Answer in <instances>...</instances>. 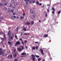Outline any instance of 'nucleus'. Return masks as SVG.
<instances>
[{"label":"nucleus","mask_w":61,"mask_h":61,"mask_svg":"<svg viewBox=\"0 0 61 61\" xmlns=\"http://www.w3.org/2000/svg\"><path fill=\"white\" fill-rule=\"evenodd\" d=\"M10 31H9L8 33V35H9V39H10V40H13L14 38V35L13 34H12L11 35V36L10 33Z\"/></svg>","instance_id":"1"},{"label":"nucleus","mask_w":61,"mask_h":61,"mask_svg":"<svg viewBox=\"0 0 61 61\" xmlns=\"http://www.w3.org/2000/svg\"><path fill=\"white\" fill-rule=\"evenodd\" d=\"M31 56L33 57H31L32 59V61H34L35 60V56L33 55H31Z\"/></svg>","instance_id":"2"},{"label":"nucleus","mask_w":61,"mask_h":61,"mask_svg":"<svg viewBox=\"0 0 61 61\" xmlns=\"http://www.w3.org/2000/svg\"><path fill=\"white\" fill-rule=\"evenodd\" d=\"M30 10V12L32 14H35V12L34 10L31 9Z\"/></svg>","instance_id":"3"},{"label":"nucleus","mask_w":61,"mask_h":61,"mask_svg":"<svg viewBox=\"0 0 61 61\" xmlns=\"http://www.w3.org/2000/svg\"><path fill=\"white\" fill-rule=\"evenodd\" d=\"M36 14H35L34 15H33L31 17V19H35L36 17Z\"/></svg>","instance_id":"4"},{"label":"nucleus","mask_w":61,"mask_h":61,"mask_svg":"<svg viewBox=\"0 0 61 61\" xmlns=\"http://www.w3.org/2000/svg\"><path fill=\"white\" fill-rule=\"evenodd\" d=\"M39 51L41 52V53L42 55H44V54L43 53V51L42 49H41Z\"/></svg>","instance_id":"5"},{"label":"nucleus","mask_w":61,"mask_h":61,"mask_svg":"<svg viewBox=\"0 0 61 61\" xmlns=\"http://www.w3.org/2000/svg\"><path fill=\"white\" fill-rule=\"evenodd\" d=\"M20 44V42L19 41H17L15 44V46H16L17 45H19Z\"/></svg>","instance_id":"6"},{"label":"nucleus","mask_w":61,"mask_h":61,"mask_svg":"<svg viewBox=\"0 0 61 61\" xmlns=\"http://www.w3.org/2000/svg\"><path fill=\"white\" fill-rule=\"evenodd\" d=\"M36 2V1L35 0H31L30 1V2L31 3H35Z\"/></svg>","instance_id":"7"},{"label":"nucleus","mask_w":61,"mask_h":61,"mask_svg":"<svg viewBox=\"0 0 61 61\" xmlns=\"http://www.w3.org/2000/svg\"><path fill=\"white\" fill-rule=\"evenodd\" d=\"M12 57L13 56L11 54L10 55L8 56V58H12Z\"/></svg>","instance_id":"8"},{"label":"nucleus","mask_w":61,"mask_h":61,"mask_svg":"<svg viewBox=\"0 0 61 61\" xmlns=\"http://www.w3.org/2000/svg\"><path fill=\"white\" fill-rule=\"evenodd\" d=\"M30 24V22H29V21H27V22L26 23L25 25H29Z\"/></svg>","instance_id":"9"},{"label":"nucleus","mask_w":61,"mask_h":61,"mask_svg":"<svg viewBox=\"0 0 61 61\" xmlns=\"http://www.w3.org/2000/svg\"><path fill=\"white\" fill-rule=\"evenodd\" d=\"M1 40H2V41H4L6 40V37H4V38H1Z\"/></svg>","instance_id":"10"},{"label":"nucleus","mask_w":61,"mask_h":61,"mask_svg":"<svg viewBox=\"0 0 61 61\" xmlns=\"http://www.w3.org/2000/svg\"><path fill=\"white\" fill-rule=\"evenodd\" d=\"M48 34L46 35V34L45 35H44L43 36V37H45V38H46L47 37V36H48Z\"/></svg>","instance_id":"11"},{"label":"nucleus","mask_w":61,"mask_h":61,"mask_svg":"<svg viewBox=\"0 0 61 61\" xmlns=\"http://www.w3.org/2000/svg\"><path fill=\"white\" fill-rule=\"evenodd\" d=\"M17 56V53H15V54H14V55H13V57L14 58H16Z\"/></svg>","instance_id":"12"},{"label":"nucleus","mask_w":61,"mask_h":61,"mask_svg":"<svg viewBox=\"0 0 61 61\" xmlns=\"http://www.w3.org/2000/svg\"><path fill=\"white\" fill-rule=\"evenodd\" d=\"M7 4H8L7 3H5L3 4H2V5H3V6H6L7 5Z\"/></svg>","instance_id":"13"},{"label":"nucleus","mask_w":61,"mask_h":61,"mask_svg":"<svg viewBox=\"0 0 61 61\" xmlns=\"http://www.w3.org/2000/svg\"><path fill=\"white\" fill-rule=\"evenodd\" d=\"M11 18L13 19L16 18V16H11Z\"/></svg>","instance_id":"14"},{"label":"nucleus","mask_w":61,"mask_h":61,"mask_svg":"<svg viewBox=\"0 0 61 61\" xmlns=\"http://www.w3.org/2000/svg\"><path fill=\"white\" fill-rule=\"evenodd\" d=\"M21 55H24L26 56V54L25 53L23 52L21 54Z\"/></svg>","instance_id":"15"},{"label":"nucleus","mask_w":61,"mask_h":61,"mask_svg":"<svg viewBox=\"0 0 61 61\" xmlns=\"http://www.w3.org/2000/svg\"><path fill=\"white\" fill-rule=\"evenodd\" d=\"M8 43L9 44L10 46L12 45V43L10 41H9L8 42Z\"/></svg>","instance_id":"16"},{"label":"nucleus","mask_w":61,"mask_h":61,"mask_svg":"<svg viewBox=\"0 0 61 61\" xmlns=\"http://www.w3.org/2000/svg\"><path fill=\"white\" fill-rule=\"evenodd\" d=\"M3 17H0V22H1L2 21L1 20H2L3 19Z\"/></svg>","instance_id":"17"},{"label":"nucleus","mask_w":61,"mask_h":61,"mask_svg":"<svg viewBox=\"0 0 61 61\" xmlns=\"http://www.w3.org/2000/svg\"><path fill=\"white\" fill-rule=\"evenodd\" d=\"M17 50L19 51H21L22 50V48H18L17 49Z\"/></svg>","instance_id":"18"},{"label":"nucleus","mask_w":61,"mask_h":61,"mask_svg":"<svg viewBox=\"0 0 61 61\" xmlns=\"http://www.w3.org/2000/svg\"><path fill=\"white\" fill-rule=\"evenodd\" d=\"M20 20H22L23 19V18H24V17L22 16H20Z\"/></svg>","instance_id":"19"},{"label":"nucleus","mask_w":61,"mask_h":61,"mask_svg":"<svg viewBox=\"0 0 61 61\" xmlns=\"http://www.w3.org/2000/svg\"><path fill=\"white\" fill-rule=\"evenodd\" d=\"M37 59L38 61H41V58H38Z\"/></svg>","instance_id":"20"},{"label":"nucleus","mask_w":61,"mask_h":61,"mask_svg":"<svg viewBox=\"0 0 61 61\" xmlns=\"http://www.w3.org/2000/svg\"><path fill=\"white\" fill-rule=\"evenodd\" d=\"M34 23V22L33 21H31V24L32 25H33Z\"/></svg>","instance_id":"21"},{"label":"nucleus","mask_w":61,"mask_h":61,"mask_svg":"<svg viewBox=\"0 0 61 61\" xmlns=\"http://www.w3.org/2000/svg\"><path fill=\"white\" fill-rule=\"evenodd\" d=\"M24 0L25 2H28L29 1V2H30V0Z\"/></svg>","instance_id":"22"},{"label":"nucleus","mask_w":61,"mask_h":61,"mask_svg":"<svg viewBox=\"0 0 61 61\" xmlns=\"http://www.w3.org/2000/svg\"><path fill=\"white\" fill-rule=\"evenodd\" d=\"M61 12L60 10H59L57 12V14H60Z\"/></svg>","instance_id":"23"},{"label":"nucleus","mask_w":61,"mask_h":61,"mask_svg":"<svg viewBox=\"0 0 61 61\" xmlns=\"http://www.w3.org/2000/svg\"><path fill=\"white\" fill-rule=\"evenodd\" d=\"M11 12L12 13H13L14 11V10L13 9H11Z\"/></svg>","instance_id":"24"},{"label":"nucleus","mask_w":61,"mask_h":61,"mask_svg":"<svg viewBox=\"0 0 61 61\" xmlns=\"http://www.w3.org/2000/svg\"><path fill=\"white\" fill-rule=\"evenodd\" d=\"M52 10L53 11H55V9L53 7L52 8Z\"/></svg>","instance_id":"25"},{"label":"nucleus","mask_w":61,"mask_h":61,"mask_svg":"<svg viewBox=\"0 0 61 61\" xmlns=\"http://www.w3.org/2000/svg\"><path fill=\"white\" fill-rule=\"evenodd\" d=\"M36 48V50H37L39 48H38V46H36L35 47Z\"/></svg>","instance_id":"26"},{"label":"nucleus","mask_w":61,"mask_h":61,"mask_svg":"<svg viewBox=\"0 0 61 61\" xmlns=\"http://www.w3.org/2000/svg\"><path fill=\"white\" fill-rule=\"evenodd\" d=\"M23 30H24L25 31L26 30V29L25 28H23Z\"/></svg>","instance_id":"27"},{"label":"nucleus","mask_w":61,"mask_h":61,"mask_svg":"<svg viewBox=\"0 0 61 61\" xmlns=\"http://www.w3.org/2000/svg\"><path fill=\"white\" fill-rule=\"evenodd\" d=\"M23 42H24L23 41H21V43H22V44L23 45H24V43Z\"/></svg>","instance_id":"28"},{"label":"nucleus","mask_w":61,"mask_h":61,"mask_svg":"<svg viewBox=\"0 0 61 61\" xmlns=\"http://www.w3.org/2000/svg\"><path fill=\"white\" fill-rule=\"evenodd\" d=\"M2 52H3V51H0V55H1V54H2L1 53H2Z\"/></svg>","instance_id":"29"},{"label":"nucleus","mask_w":61,"mask_h":61,"mask_svg":"<svg viewBox=\"0 0 61 61\" xmlns=\"http://www.w3.org/2000/svg\"><path fill=\"white\" fill-rule=\"evenodd\" d=\"M35 56H36V57L38 58V57H39V56H37V55H35Z\"/></svg>","instance_id":"30"},{"label":"nucleus","mask_w":61,"mask_h":61,"mask_svg":"<svg viewBox=\"0 0 61 61\" xmlns=\"http://www.w3.org/2000/svg\"><path fill=\"white\" fill-rule=\"evenodd\" d=\"M32 50H35V47H33L32 48Z\"/></svg>","instance_id":"31"},{"label":"nucleus","mask_w":61,"mask_h":61,"mask_svg":"<svg viewBox=\"0 0 61 61\" xmlns=\"http://www.w3.org/2000/svg\"><path fill=\"white\" fill-rule=\"evenodd\" d=\"M15 37L17 39H18V38H17V36L16 35H15Z\"/></svg>","instance_id":"32"},{"label":"nucleus","mask_w":61,"mask_h":61,"mask_svg":"<svg viewBox=\"0 0 61 61\" xmlns=\"http://www.w3.org/2000/svg\"><path fill=\"white\" fill-rule=\"evenodd\" d=\"M0 33L1 35H3L4 34V33L1 32H0Z\"/></svg>","instance_id":"33"},{"label":"nucleus","mask_w":61,"mask_h":61,"mask_svg":"<svg viewBox=\"0 0 61 61\" xmlns=\"http://www.w3.org/2000/svg\"><path fill=\"white\" fill-rule=\"evenodd\" d=\"M35 44H38L39 42H35Z\"/></svg>","instance_id":"34"},{"label":"nucleus","mask_w":61,"mask_h":61,"mask_svg":"<svg viewBox=\"0 0 61 61\" xmlns=\"http://www.w3.org/2000/svg\"><path fill=\"white\" fill-rule=\"evenodd\" d=\"M7 9V8L6 7H4V10H6Z\"/></svg>","instance_id":"35"},{"label":"nucleus","mask_w":61,"mask_h":61,"mask_svg":"<svg viewBox=\"0 0 61 61\" xmlns=\"http://www.w3.org/2000/svg\"><path fill=\"white\" fill-rule=\"evenodd\" d=\"M15 15V12L13 13V15Z\"/></svg>","instance_id":"36"},{"label":"nucleus","mask_w":61,"mask_h":61,"mask_svg":"<svg viewBox=\"0 0 61 61\" xmlns=\"http://www.w3.org/2000/svg\"><path fill=\"white\" fill-rule=\"evenodd\" d=\"M52 13L53 14H54L55 13V11H52Z\"/></svg>","instance_id":"37"},{"label":"nucleus","mask_w":61,"mask_h":61,"mask_svg":"<svg viewBox=\"0 0 61 61\" xmlns=\"http://www.w3.org/2000/svg\"><path fill=\"white\" fill-rule=\"evenodd\" d=\"M2 5H3L2 3H1L0 4V7H1Z\"/></svg>","instance_id":"38"},{"label":"nucleus","mask_w":61,"mask_h":61,"mask_svg":"<svg viewBox=\"0 0 61 61\" xmlns=\"http://www.w3.org/2000/svg\"><path fill=\"white\" fill-rule=\"evenodd\" d=\"M26 4L27 5L28 4V2H26Z\"/></svg>","instance_id":"39"},{"label":"nucleus","mask_w":61,"mask_h":61,"mask_svg":"<svg viewBox=\"0 0 61 61\" xmlns=\"http://www.w3.org/2000/svg\"><path fill=\"white\" fill-rule=\"evenodd\" d=\"M14 61H18L17 59H15V60H14Z\"/></svg>","instance_id":"40"},{"label":"nucleus","mask_w":61,"mask_h":61,"mask_svg":"<svg viewBox=\"0 0 61 61\" xmlns=\"http://www.w3.org/2000/svg\"><path fill=\"white\" fill-rule=\"evenodd\" d=\"M25 43H26L27 42V41L26 40H25L24 41Z\"/></svg>","instance_id":"41"},{"label":"nucleus","mask_w":61,"mask_h":61,"mask_svg":"<svg viewBox=\"0 0 61 61\" xmlns=\"http://www.w3.org/2000/svg\"><path fill=\"white\" fill-rule=\"evenodd\" d=\"M16 30H16L17 32H18V28H17V29H16Z\"/></svg>","instance_id":"42"},{"label":"nucleus","mask_w":61,"mask_h":61,"mask_svg":"<svg viewBox=\"0 0 61 61\" xmlns=\"http://www.w3.org/2000/svg\"><path fill=\"white\" fill-rule=\"evenodd\" d=\"M42 4L41 3H40L39 4V5H42Z\"/></svg>","instance_id":"43"},{"label":"nucleus","mask_w":61,"mask_h":61,"mask_svg":"<svg viewBox=\"0 0 61 61\" xmlns=\"http://www.w3.org/2000/svg\"><path fill=\"white\" fill-rule=\"evenodd\" d=\"M24 49V46H22V49H21L23 50V49Z\"/></svg>","instance_id":"44"},{"label":"nucleus","mask_w":61,"mask_h":61,"mask_svg":"<svg viewBox=\"0 0 61 61\" xmlns=\"http://www.w3.org/2000/svg\"><path fill=\"white\" fill-rule=\"evenodd\" d=\"M5 1V0H3V1H2L3 2H4Z\"/></svg>","instance_id":"45"},{"label":"nucleus","mask_w":61,"mask_h":61,"mask_svg":"<svg viewBox=\"0 0 61 61\" xmlns=\"http://www.w3.org/2000/svg\"><path fill=\"white\" fill-rule=\"evenodd\" d=\"M19 40L20 41H22V39L21 38H20Z\"/></svg>","instance_id":"46"},{"label":"nucleus","mask_w":61,"mask_h":61,"mask_svg":"<svg viewBox=\"0 0 61 61\" xmlns=\"http://www.w3.org/2000/svg\"><path fill=\"white\" fill-rule=\"evenodd\" d=\"M47 12H48L49 11V9H47Z\"/></svg>","instance_id":"47"},{"label":"nucleus","mask_w":61,"mask_h":61,"mask_svg":"<svg viewBox=\"0 0 61 61\" xmlns=\"http://www.w3.org/2000/svg\"><path fill=\"white\" fill-rule=\"evenodd\" d=\"M12 4L11 5H10V7H12Z\"/></svg>","instance_id":"48"},{"label":"nucleus","mask_w":61,"mask_h":61,"mask_svg":"<svg viewBox=\"0 0 61 61\" xmlns=\"http://www.w3.org/2000/svg\"><path fill=\"white\" fill-rule=\"evenodd\" d=\"M16 51V50L15 49H14V50H13V51L14 52H15Z\"/></svg>","instance_id":"49"},{"label":"nucleus","mask_w":61,"mask_h":61,"mask_svg":"<svg viewBox=\"0 0 61 61\" xmlns=\"http://www.w3.org/2000/svg\"><path fill=\"white\" fill-rule=\"evenodd\" d=\"M36 3L37 4H39V2L38 1H37L36 2Z\"/></svg>","instance_id":"50"},{"label":"nucleus","mask_w":61,"mask_h":61,"mask_svg":"<svg viewBox=\"0 0 61 61\" xmlns=\"http://www.w3.org/2000/svg\"><path fill=\"white\" fill-rule=\"evenodd\" d=\"M27 35V33H24V34H23V35Z\"/></svg>","instance_id":"51"},{"label":"nucleus","mask_w":61,"mask_h":61,"mask_svg":"<svg viewBox=\"0 0 61 61\" xmlns=\"http://www.w3.org/2000/svg\"><path fill=\"white\" fill-rule=\"evenodd\" d=\"M25 13H23V16H25Z\"/></svg>","instance_id":"52"},{"label":"nucleus","mask_w":61,"mask_h":61,"mask_svg":"<svg viewBox=\"0 0 61 61\" xmlns=\"http://www.w3.org/2000/svg\"><path fill=\"white\" fill-rule=\"evenodd\" d=\"M22 34H23L22 33V32H21L20 35H22Z\"/></svg>","instance_id":"53"},{"label":"nucleus","mask_w":61,"mask_h":61,"mask_svg":"<svg viewBox=\"0 0 61 61\" xmlns=\"http://www.w3.org/2000/svg\"><path fill=\"white\" fill-rule=\"evenodd\" d=\"M27 47H27V46H25V48L26 49L27 48Z\"/></svg>","instance_id":"54"},{"label":"nucleus","mask_w":61,"mask_h":61,"mask_svg":"<svg viewBox=\"0 0 61 61\" xmlns=\"http://www.w3.org/2000/svg\"><path fill=\"white\" fill-rule=\"evenodd\" d=\"M4 37H5V35H4Z\"/></svg>","instance_id":"55"},{"label":"nucleus","mask_w":61,"mask_h":61,"mask_svg":"<svg viewBox=\"0 0 61 61\" xmlns=\"http://www.w3.org/2000/svg\"><path fill=\"white\" fill-rule=\"evenodd\" d=\"M50 59L51 60L52 59V58H50Z\"/></svg>","instance_id":"56"},{"label":"nucleus","mask_w":61,"mask_h":61,"mask_svg":"<svg viewBox=\"0 0 61 61\" xmlns=\"http://www.w3.org/2000/svg\"><path fill=\"white\" fill-rule=\"evenodd\" d=\"M46 16H47V14H46Z\"/></svg>","instance_id":"57"},{"label":"nucleus","mask_w":61,"mask_h":61,"mask_svg":"<svg viewBox=\"0 0 61 61\" xmlns=\"http://www.w3.org/2000/svg\"><path fill=\"white\" fill-rule=\"evenodd\" d=\"M43 7H44V5H43L42 6Z\"/></svg>","instance_id":"58"},{"label":"nucleus","mask_w":61,"mask_h":61,"mask_svg":"<svg viewBox=\"0 0 61 61\" xmlns=\"http://www.w3.org/2000/svg\"><path fill=\"white\" fill-rule=\"evenodd\" d=\"M41 20H39V22H41Z\"/></svg>","instance_id":"59"},{"label":"nucleus","mask_w":61,"mask_h":61,"mask_svg":"<svg viewBox=\"0 0 61 61\" xmlns=\"http://www.w3.org/2000/svg\"><path fill=\"white\" fill-rule=\"evenodd\" d=\"M23 56V57H26V56Z\"/></svg>","instance_id":"60"},{"label":"nucleus","mask_w":61,"mask_h":61,"mask_svg":"<svg viewBox=\"0 0 61 61\" xmlns=\"http://www.w3.org/2000/svg\"><path fill=\"white\" fill-rule=\"evenodd\" d=\"M2 50V49L1 48H0V50Z\"/></svg>","instance_id":"61"},{"label":"nucleus","mask_w":61,"mask_h":61,"mask_svg":"<svg viewBox=\"0 0 61 61\" xmlns=\"http://www.w3.org/2000/svg\"><path fill=\"white\" fill-rule=\"evenodd\" d=\"M33 36H31V37H31V38H33Z\"/></svg>","instance_id":"62"},{"label":"nucleus","mask_w":61,"mask_h":61,"mask_svg":"<svg viewBox=\"0 0 61 61\" xmlns=\"http://www.w3.org/2000/svg\"><path fill=\"white\" fill-rule=\"evenodd\" d=\"M42 61H45V60H43Z\"/></svg>","instance_id":"63"},{"label":"nucleus","mask_w":61,"mask_h":61,"mask_svg":"<svg viewBox=\"0 0 61 61\" xmlns=\"http://www.w3.org/2000/svg\"><path fill=\"white\" fill-rule=\"evenodd\" d=\"M21 57H23V56H21Z\"/></svg>","instance_id":"64"}]
</instances>
